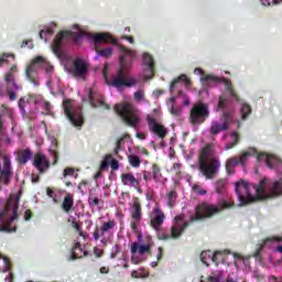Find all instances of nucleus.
<instances>
[{
  "label": "nucleus",
  "mask_w": 282,
  "mask_h": 282,
  "mask_svg": "<svg viewBox=\"0 0 282 282\" xmlns=\"http://www.w3.org/2000/svg\"><path fill=\"white\" fill-rule=\"evenodd\" d=\"M51 154L53 155V166H56V164H58V160H59V156H58V152H56L55 150H51Z\"/></svg>",
  "instance_id": "864d4df0"
},
{
  "label": "nucleus",
  "mask_w": 282,
  "mask_h": 282,
  "mask_svg": "<svg viewBox=\"0 0 282 282\" xmlns=\"http://www.w3.org/2000/svg\"><path fill=\"white\" fill-rule=\"evenodd\" d=\"M93 41L95 45V51L98 54V56H102V58H111L113 55V51L109 47H106L104 50H100L101 43H113V45H119L118 40H115L113 36H111L109 33H97L93 35Z\"/></svg>",
  "instance_id": "6e6552de"
},
{
  "label": "nucleus",
  "mask_w": 282,
  "mask_h": 282,
  "mask_svg": "<svg viewBox=\"0 0 282 282\" xmlns=\"http://www.w3.org/2000/svg\"><path fill=\"white\" fill-rule=\"evenodd\" d=\"M240 161H239V156H231L229 159H227L226 164H225V169L226 172L228 173V175H232V173H235V170H232L235 166H239Z\"/></svg>",
  "instance_id": "c756f323"
},
{
  "label": "nucleus",
  "mask_w": 282,
  "mask_h": 282,
  "mask_svg": "<svg viewBox=\"0 0 282 282\" xmlns=\"http://www.w3.org/2000/svg\"><path fill=\"white\" fill-rule=\"evenodd\" d=\"M142 98H144V91L142 90H137L134 93V100H142Z\"/></svg>",
  "instance_id": "e2e57ef3"
},
{
  "label": "nucleus",
  "mask_w": 282,
  "mask_h": 282,
  "mask_svg": "<svg viewBox=\"0 0 282 282\" xmlns=\"http://www.w3.org/2000/svg\"><path fill=\"white\" fill-rule=\"evenodd\" d=\"M210 116V110L208 106L204 102L195 104L189 111V122L197 127L199 124H204L208 117Z\"/></svg>",
  "instance_id": "9d476101"
},
{
  "label": "nucleus",
  "mask_w": 282,
  "mask_h": 282,
  "mask_svg": "<svg viewBox=\"0 0 282 282\" xmlns=\"http://www.w3.org/2000/svg\"><path fill=\"white\" fill-rule=\"evenodd\" d=\"M83 257H87V251L83 250L80 242H75L70 253L72 261H76V259H83Z\"/></svg>",
  "instance_id": "bb28decb"
},
{
  "label": "nucleus",
  "mask_w": 282,
  "mask_h": 282,
  "mask_svg": "<svg viewBox=\"0 0 282 282\" xmlns=\"http://www.w3.org/2000/svg\"><path fill=\"white\" fill-rule=\"evenodd\" d=\"M88 204H89V207L90 208H95V206H100V204H101V206H102V204H105V202H102V199H99L98 197H96V196H89L88 197Z\"/></svg>",
  "instance_id": "ea45409f"
},
{
  "label": "nucleus",
  "mask_w": 282,
  "mask_h": 282,
  "mask_svg": "<svg viewBox=\"0 0 282 282\" xmlns=\"http://www.w3.org/2000/svg\"><path fill=\"white\" fill-rule=\"evenodd\" d=\"M110 166L112 171H118L120 169V162H118V160L116 159H112L110 162Z\"/></svg>",
  "instance_id": "5fc2aeb1"
},
{
  "label": "nucleus",
  "mask_w": 282,
  "mask_h": 282,
  "mask_svg": "<svg viewBox=\"0 0 282 282\" xmlns=\"http://www.w3.org/2000/svg\"><path fill=\"white\" fill-rule=\"evenodd\" d=\"M128 162H129L130 166H132L133 169H139L140 164H142L140 156H138L135 154H130L128 156Z\"/></svg>",
  "instance_id": "e433bc0d"
},
{
  "label": "nucleus",
  "mask_w": 282,
  "mask_h": 282,
  "mask_svg": "<svg viewBox=\"0 0 282 282\" xmlns=\"http://www.w3.org/2000/svg\"><path fill=\"white\" fill-rule=\"evenodd\" d=\"M128 134H124L122 138L118 139L116 141V148H115V155H118L120 153V151H122V140H124V138H127Z\"/></svg>",
  "instance_id": "c03bdc74"
},
{
  "label": "nucleus",
  "mask_w": 282,
  "mask_h": 282,
  "mask_svg": "<svg viewBox=\"0 0 282 282\" xmlns=\"http://www.w3.org/2000/svg\"><path fill=\"white\" fill-rule=\"evenodd\" d=\"M182 85H185V87H191V78H188V76L184 74L174 78L170 85L171 94H173L174 91H177V96H172L170 98L171 102H174L175 100H177V98H186L184 90H182Z\"/></svg>",
  "instance_id": "2eb2a0df"
},
{
  "label": "nucleus",
  "mask_w": 282,
  "mask_h": 282,
  "mask_svg": "<svg viewBox=\"0 0 282 282\" xmlns=\"http://www.w3.org/2000/svg\"><path fill=\"white\" fill-rule=\"evenodd\" d=\"M240 113L242 120H248V117L250 116V113H252V107H250V105L248 104H242L240 108Z\"/></svg>",
  "instance_id": "c9c22d12"
},
{
  "label": "nucleus",
  "mask_w": 282,
  "mask_h": 282,
  "mask_svg": "<svg viewBox=\"0 0 282 282\" xmlns=\"http://www.w3.org/2000/svg\"><path fill=\"white\" fill-rule=\"evenodd\" d=\"M117 47L120 52L119 68L112 80L105 77L106 84L117 89H120V87H135L138 79L129 77V70L133 67V61L138 58V53L122 44H117Z\"/></svg>",
  "instance_id": "7ed1b4c3"
},
{
  "label": "nucleus",
  "mask_w": 282,
  "mask_h": 282,
  "mask_svg": "<svg viewBox=\"0 0 282 282\" xmlns=\"http://www.w3.org/2000/svg\"><path fill=\"white\" fill-rule=\"evenodd\" d=\"M70 74L75 76V78H85L87 76V72H89V66L85 59L77 57L73 62V68H70Z\"/></svg>",
  "instance_id": "6ab92c4d"
},
{
  "label": "nucleus",
  "mask_w": 282,
  "mask_h": 282,
  "mask_svg": "<svg viewBox=\"0 0 282 282\" xmlns=\"http://www.w3.org/2000/svg\"><path fill=\"white\" fill-rule=\"evenodd\" d=\"M121 182L123 186H133L134 188H138V186H140V180L135 178L133 173H122Z\"/></svg>",
  "instance_id": "b1692460"
},
{
  "label": "nucleus",
  "mask_w": 282,
  "mask_h": 282,
  "mask_svg": "<svg viewBox=\"0 0 282 282\" xmlns=\"http://www.w3.org/2000/svg\"><path fill=\"white\" fill-rule=\"evenodd\" d=\"M226 186H228V181L226 178H219L215 182V191L218 195H224L226 193Z\"/></svg>",
  "instance_id": "473e14b6"
},
{
  "label": "nucleus",
  "mask_w": 282,
  "mask_h": 282,
  "mask_svg": "<svg viewBox=\"0 0 282 282\" xmlns=\"http://www.w3.org/2000/svg\"><path fill=\"white\" fill-rule=\"evenodd\" d=\"M88 100L91 107H104V109H107L108 111L111 109V106L105 102V99H96L94 97V90L91 88L89 89V93H88Z\"/></svg>",
  "instance_id": "393cba45"
},
{
  "label": "nucleus",
  "mask_w": 282,
  "mask_h": 282,
  "mask_svg": "<svg viewBox=\"0 0 282 282\" xmlns=\"http://www.w3.org/2000/svg\"><path fill=\"white\" fill-rule=\"evenodd\" d=\"M198 169L205 180H215L221 169L219 156L215 155V145L207 143L198 155Z\"/></svg>",
  "instance_id": "20e7f679"
},
{
  "label": "nucleus",
  "mask_w": 282,
  "mask_h": 282,
  "mask_svg": "<svg viewBox=\"0 0 282 282\" xmlns=\"http://www.w3.org/2000/svg\"><path fill=\"white\" fill-rule=\"evenodd\" d=\"M74 173H75L74 167H66L64 170L63 176L64 177H68V176L72 177V175H74Z\"/></svg>",
  "instance_id": "603ef678"
},
{
  "label": "nucleus",
  "mask_w": 282,
  "mask_h": 282,
  "mask_svg": "<svg viewBox=\"0 0 282 282\" xmlns=\"http://www.w3.org/2000/svg\"><path fill=\"white\" fill-rule=\"evenodd\" d=\"M33 216H34V214L32 213V210L26 209V210L24 212V220H25V221H30V219H32Z\"/></svg>",
  "instance_id": "680f3d73"
},
{
  "label": "nucleus",
  "mask_w": 282,
  "mask_h": 282,
  "mask_svg": "<svg viewBox=\"0 0 282 282\" xmlns=\"http://www.w3.org/2000/svg\"><path fill=\"white\" fill-rule=\"evenodd\" d=\"M143 180L145 182H150V180L160 182V180H162V167H160L158 163H153L150 171H143Z\"/></svg>",
  "instance_id": "412c9836"
},
{
  "label": "nucleus",
  "mask_w": 282,
  "mask_h": 282,
  "mask_svg": "<svg viewBox=\"0 0 282 282\" xmlns=\"http://www.w3.org/2000/svg\"><path fill=\"white\" fill-rule=\"evenodd\" d=\"M10 56H12V55H10V54H2V55H0V67L2 65H4V63H8V58H10Z\"/></svg>",
  "instance_id": "6e6d98bb"
},
{
  "label": "nucleus",
  "mask_w": 282,
  "mask_h": 282,
  "mask_svg": "<svg viewBox=\"0 0 282 282\" xmlns=\"http://www.w3.org/2000/svg\"><path fill=\"white\" fill-rule=\"evenodd\" d=\"M170 111H171L172 116H175L176 118L180 117L182 113V110L180 108H175V106H172Z\"/></svg>",
  "instance_id": "13d9d810"
},
{
  "label": "nucleus",
  "mask_w": 282,
  "mask_h": 282,
  "mask_svg": "<svg viewBox=\"0 0 282 282\" xmlns=\"http://www.w3.org/2000/svg\"><path fill=\"white\" fill-rule=\"evenodd\" d=\"M143 65L148 67L151 74H155V59L150 53H143Z\"/></svg>",
  "instance_id": "7c9ffc66"
},
{
  "label": "nucleus",
  "mask_w": 282,
  "mask_h": 282,
  "mask_svg": "<svg viewBox=\"0 0 282 282\" xmlns=\"http://www.w3.org/2000/svg\"><path fill=\"white\" fill-rule=\"evenodd\" d=\"M231 138L234 140V142L231 143H227L225 145V150L229 151V149H235V147H237V144H239V133L238 132H231Z\"/></svg>",
  "instance_id": "4c0bfd02"
},
{
  "label": "nucleus",
  "mask_w": 282,
  "mask_h": 282,
  "mask_svg": "<svg viewBox=\"0 0 282 282\" xmlns=\"http://www.w3.org/2000/svg\"><path fill=\"white\" fill-rule=\"evenodd\" d=\"M63 109L66 118L73 124V127H83L85 124V118L83 117L82 110H74L72 99H65L63 101Z\"/></svg>",
  "instance_id": "f8f14e48"
},
{
  "label": "nucleus",
  "mask_w": 282,
  "mask_h": 282,
  "mask_svg": "<svg viewBox=\"0 0 282 282\" xmlns=\"http://www.w3.org/2000/svg\"><path fill=\"white\" fill-rule=\"evenodd\" d=\"M131 230H132V232H138V226H140V220H134L133 219V221H131Z\"/></svg>",
  "instance_id": "bf43d9fd"
},
{
  "label": "nucleus",
  "mask_w": 282,
  "mask_h": 282,
  "mask_svg": "<svg viewBox=\"0 0 282 282\" xmlns=\"http://www.w3.org/2000/svg\"><path fill=\"white\" fill-rule=\"evenodd\" d=\"M227 208H231V205L226 200H223L219 206L209 205L208 203H200L195 208V215L189 217V221H184L183 224H173L170 229V235L159 232L158 239H160V241H169L171 239L177 240L182 237V235H184V231L191 226V224H195V221H204V219H210V217L219 215L221 210H226Z\"/></svg>",
  "instance_id": "f03ea898"
},
{
  "label": "nucleus",
  "mask_w": 282,
  "mask_h": 282,
  "mask_svg": "<svg viewBox=\"0 0 282 282\" xmlns=\"http://www.w3.org/2000/svg\"><path fill=\"white\" fill-rule=\"evenodd\" d=\"M147 121H148V129L151 133H154V135H158L160 140H164L166 135H169V130L164 124L158 122V119L155 117L148 115L147 116Z\"/></svg>",
  "instance_id": "f3484780"
},
{
  "label": "nucleus",
  "mask_w": 282,
  "mask_h": 282,
  "mask_svg": "<svg viewBox=\"0 0 282 282\" xmlns=\"http://www.w3.org/2000/svg\"><path fill=\"white\" fill-rule=\"evenodd\" d=\"M62 208L64 213H72V208H74V196L72 194H67L64 197V200L62 203Z\"/></svg>",
  "instance_id": "2f4dec72"
},
{
  "label": "nucleus",
  "mask_w": 282,
  "mask_h": 282,
  "mask_svg": "<svg viewBox=\"0 0 282 282\" xmlns=\"http://www.w3.org/2000/svg\"><path fill=\"white\" fill-rule=\"evenodd\" d=\"M31 102H34V105H39V102H41V100L39 99V97L36 95H29L28 97H21L19 99L18 105L23 115L28 113V106Z\"/></svg>",
  "instance_id": "5701e85b"
},
{
  "label": "nucleus",
  "mask_w": 282,
  "mask_h": 282,
  "mask_svg": "<svg viewBox=\"0 0 282 282\" xmlns=\"http://www.w3.org/2000/svg\"><path fill=\"white\" fill-rule=\"evenodd\" d=\"M72 226L76 230V232H78L79 237H83V227H80V224L73 221Z\"/></svg>",
  "instance_id": "09e8293b"
},
{
  "label": "nucleus",
  "mask_w": 282,
  "mask_h": 282,
  "mask_svg": "<svg viewBox=\"0 0 282 282\" xmlns=\"http://www.w3.org/2000/svg\"><path fill=\"white\" fill-rule=\"evenodd\" d=\"M151 243L139 246L138 242H132L130 247V252L131 254H135V252H139V254H147V252H151Z\"/></svg>",
  "instance_id": "cd10ccee"
},
{
  "label": "nucleus",
  "mask_w": 282,
  "mask_h": 282,
  "mask_svg": "<svg viewBox=\"0 0 282 282\" xmlns=\"http://www.w3.org/2000/svg\"><path fill=\"white\" fill-rule=\"evenodd\" d=\"M45 34H54V30L52 29H45L40 31V39L42 41H47V37H45Z\"/></svg>",
  "instance_id": "49530a36"
},
{
  "label": "nucleus",
  "mask_w": 282,
  "mask_h": 282,
  "mask_svg": "<svg viewBox=\"0 0 282 282\" xmlns=\"http://www.w3.org/2000/svg\"><path fill=\"white\" fill-rule=\"evenodd\" d=\"M19 195H11L7 200L4 209L0 213V232H17V227H13L12 223L19 219Z\"/></svg>",
  "instance_id": "39448f33"
},
{
  "label": "nucleus",
  "mask_w": 282,
  "mask_h": 282,
  "mask_svg": "<svg viewBox=\"0 0 282 282\" xmlns=\"http://www.w3.org/2000/svg\"><path fill=\"white\" fill-rule=\"evenodd\" d=\"M39 69H45L46 74L54 72V66L50 64L43 56H37L26 66L25 77L34 87H39L41 82L39 79Z\"/></svg>",
  "instance_id": "0eeeda50"
},
{
  "label": "nucleus",
  "mask_w": 282,
  "mask_h": 282,
  "mask_svg": "<svg viewBox=\"0 0 282 282\" xmlns=\"http://www.w3.org/2000/svg\"><path fill=\"white\" fill-rule=\"evenodd\" d=\"M154 217L150 220V226L155 230L159 235L161 232L162 224H164V220L166 219V215H164V212L160 209L159 207L154 208L153 210Z\"/></svg>",
  "instance_id": "aec40b11"
},
{
  "label": "nucleus",
  "mask_w": 282,
  "mask_h": 282,
  "mask_svg": "<svg viewBox=\"0 0 282 282\" xmlns=\"http://www.w3.org/2000/svg\"><path fill=\"white\" fill-rule=\"evenodd\" d=\"M192 191H194V193H197V195H206L207 193L206 189L199 188V185H193Z\"/></svg>",
  "instance_id": "8fccbe9b"
},
{
  "label": "nucleus",
  "mask_w": 282,
  "mask_h": 282,
  "mask_svg": "<svg viewBox=\"0 0 282 282\" xmlns=\"http://www.w3.org/2000/svg\"><path fill=\"white\" fill-rule=\"evenodd\" d=\"M4 80L8 85H12V87L19 91L21 89V86L17 85V82L14 80V75L12 73H6Z\"/></svg>",
  "instance_id": "f704fd0d"
},
{
  "label": "nucleus",
  "mask_w": 282,
  "mask_h": 282,
  "mask_svg": "<svg viewBox=\"0 0 282 282\" xmlns=\"http://www.w3.org/2000/svg\"><path fill=\"white\" fill-rule=\"evenodd\" d=\"M230 127H228V123H219V121H212L209 133L210 135H219L221 131H228Z\"/></svg>",
  "instance_id": "a878e982"
},
{
  "label": "nucleus",
  "mask_w": 282,
  "mask_h": 282,
  "mask_svg": "<svg viewBox=\"0 0 282 282\" xmlns=\"http://www.w3.org/2000/svg\"><path fill=\"white\" fill-rule=\"evenodd\" d=\"M221 120L224 124H227V127H230V121L232 120V113L230 111H224Z\"/></svg>",
  "instance_id": "79ce46f5"
},
{
  "label": "nucleus",
  "mask_w": 282,
  "mask_h": 282,
  "mask_svg": "<svg viewBox=\"0 0 282 282\" xmlns=\"http://www.w3.org/2000/svg\"><path fill=\"white\" fill-rule=\"evenodd\" d=\"M43 116H52V104L50 101L42 102Z\"/></svg>",
  "instance_id": "a19ab883"
},
{
  "label": "nucleus",
  "mask_w": 282,
  "mask_h": 282,
  "mask_svg": "<svg viewBox=\"0 0 282 282\" xmlns=\"http://www.w3.org/2000/svg\"><path fill=\"white\" fill-rule=\"evenodd\" d=\"M228 105V99H226V97L220 96L218 99V109H226Z\"/></svg>",
  "instance_id": "a18cd8bd"
},
{
  "label": "nucleus",
  "mask_w": 282,
  "mask_h": 282,
  "mask_svg": "<svg viewBox=\"0 0 282 282\" xmlns=\"http://www.w3.org/2000/svg\"><path fill=\"white\" fill-rule=\"evenodd\" d=\"M167 206L169 208H173L175 206V202H177V192L171 191L166 194Z\"/></svg>",
  "instance_id": "72a5a7b5"
},
{
  "label": "nucleus",
  "mask_w": 282,
  "mask_h": 282,
  "mask_svg": "<svg viewBox=\"0 0 282 282\" xmlns=\"http://www.w3.org/2000/svg\"><path fill=\"white\" fill-rule=\"evenodd\" d=\"M34 169L37 170L40 175H45L50 171V167L52 166V162L50 161V158L45 155L43 152H36L33 155V162H32Z\"/></svg>",
  "instance_id": "dca6fc26"
},
{
  "label": "nucleus",
  "mask_w": 282,
  "mask_h": 282,
  "mask_svg": "<svg viewBox=\"0 0 282 282\" xmlns=\"http://www.w3.org/2000/svg\"><path fill=\"white\" fill-rule=\"evenodd\" d=\"M115 113L121 118L126 127H131L132 129H138L140 127V112L129 102L116 104L113 107Z\"/></svg>",
  "instance_id": "423d86ee"
},
{
  "label": "nucleus",
  "mask_w": 282,
  "mask_h": 282,
  "mask_svg": "<svg viewBox=\"0 0 282 282\" xmlns=\"http://www.w3.org/2000/svg\"><path fill=\"white\" fill-rule=\"evenodd\" d=\"M46 195L47 197H50L51 199H53V202L56 204V192H54V189H52V187H47L46 188Z\"/></svg>",
  "instance_id": "de8ad7c7"
},
{
  "label": "nucleus",
  "mask_w": 282,
  "mask_h": 282,
  "mask_svg": "<svg viewBox=\"0 0 282 282\" xmlns=\"http://www.w3.org/2000/svg\"><path fill=\"white\" fill-rule=\"evenodd\" d=\"M131 217L135 221H141L142 219V205L140 204V200H138V198H134Z\"/></svg>",
  "instance_id": "c85d7f7f"
},
{
  "label": "nucleus",
  "mask_w": 282,
  "mask_h": 282,
  "mask_svg": "<svg viewBox=\"0 0 282 282\" xmlns=\"http://www.w3.org/2000/svg\"><path fill=\"white\" fill-rule=\"evenodd\" d=\"M182 221H184V216L183 215L175 216L174 224H184Z\"/></svg>",
  "instance_id": "338daca9"
},
{
  "label": "nucleus",
  "mask_w": 282,
  "mask_h": 282,
  "mask_svg": "<svg viewBox=\"0 0 282 282\" xmlns=\"http://www.w3.org/2000/svg\"><path fill=\"white\" fill-rule=\"evenodd\" d=\"M69 37L78 43V41L83 39V32L76 33L74 31H61L57 33L52 43V50L56 56H61L62 54L61 47H63V40Z\"/></svg>",
  "instance_id": "ddd939ff"
},
{
  "label": "nucleus",
  "mask_w": 282,
  "mask_h": 282,
  "mask_svg": "<svg viewBox=\"0 0 282 282\" xmlns=\"http://www.w3.org/2000/svg\"><path fill=\"white\" fill-rule=\"evenodd\" d=\"M112 160V156L111 154H106L105 155V159L101 161V164H100V171H105V169H107V166H109V162H111Z\"/></svg>",
  "instance_id": "37998d69"
},
{
  "label": "nucleus",
  "mask_w": 282,
  "mask_h": 282,
  "mask_svg": "<svg viewBox=\"0 0 282 282\" xmlns=\"http://www.w3.org/2000/svg\"><path fill=\"white\" fill-rule=\"evenodd\" d=\"M7 282H14V273L10 272L9 275L6 278Z\"/></svg>",
  "instance_id": "774afa93"
},
{
  "label": "nucleus",
  "mask_w": 282,
  "mask_h": 282,
  "mask_svg": "<svg viewBox=\"0 0 282 282\" xmlns=\"http://www.w3.org/2000/svg\"><path fill=\"white\" fill-rule=\"evenodd\" d=\"M7 94H8V96H9V100H11V101L17 100V93H14V91L8 89V90H7Z\"/></svg>",
  "instance_id": "0e129e2a"
},
{
  "label": "nucleus",
  "mask_w": 282,
  "mask_h": 282,
  "mask_svg": "<svg viewBox=\"0 0 282 282\" xmlns=\"http://www.w3.org/2000/svg\"><path fill=\"white\" fill-rule=\"evenodd\" d=\"M256 155L258 162H265L269 169H275L280 178L271 182L268 177H263L258 185L254 186L258 199H274L282 195V160L275 155L265 152L257 153V148H249L241 152L238 156L240 166H246V162Z\"/></svg>",
  "instance_id": "f257e3e1"
},
{
  "label": "nucleus",
  "mask_w": 282,
  "mask_h": 282,
  "mask_svg": "<svg viewBox=\"0 0 282 282\" xmlns=\"http://www.w3.org/2000/svg\"><path fill=\"white\" fill-rule=\"evenodd\" d=\"M212 251H202L200 253V261L206 265L207 268L210 265L208 261H210Z\"/></svg>",
  "instance_id": "58836bf2"
},
{
  "label": "nucleus",
  "mask_w": 282,
  "mask_h": 282,
  "mask_svg": "<svg viewBox=\"0 0 282 282\" xmlns=\"http://www.w3.org/2000/svg\"><path fill=\"white\" fill-rule=\"evenodd\" d=\"M121 39H123L124 41H129L131 43V45H133V43H135V40L131 35H122Z\"/></svg>",
  "instance_id": "69168bd1"
},
{
  "label": "nucleus",
  "mask_w": 282,
  "mask_h": 282,
  "mask_svg": "<svg viewBox=\"0 0 282 282\" xmlns=\"http://www.w3.org/2000/svg\"><path fill=\"white\" fill-rule=\"evenodd\" d=\"M12 177H14V172H12V159L10 155L3 154L0 143V184H3V186H10Z\"/></svg>",
  "instance_id": "1a4fd4ad"
},
{
  "label": "nucleus",
  "mask_w": 282,
  "mask_h": 282,
  "mask_svg": "<svg viewBox=\"0 0 282 282\" xmlns=\"http://www.w3.org/2000/svg\"><path fill=\"white\" fill-rule=\"evenodd\" d=\"M116 228V220L109 219L108 221H104L100 227L96 226L93 237L95 241L100 240V243L107 246L109 243V239H111V230Z\"/></svg>",
  "instance_id": "9b49d317"
},
{
  "label": "nucleus",
  "mask_w": 282,
  "mask_h": 282,
  "mask_svg": "<svg viewBox=\"0 0 282 282\" xmlns=\"http://www.w3.org/2000/svg\"><path fill=\"white\" fill-rule=\"evenodd\" d=\"M173 171L176 175H182V163H174Z\"/></svg>",
  "instance_id": "3c124183"
},
{
  "label": "nucleus",
  "mask_w": 282,
  "mask_h": 282,
  "mask_svg": "<svg viewBox=\"0 0 282 282\" xmlns=\"http://www.w3.org/2000/svg\"><path fill=\"white\" fill-rule=\"evenodd\" d=\"M218 254H221V251H215L214 253H212L210 257V261H213V263H216V265L219 263V260L217 259Z\"/></svg>",
  "instance_id": "4d7b16f0"
},
{
  "label": "nucleus",
  "mask_w": 282,
  "mask_h": 282,
  "mask_svg": "<svg viewBox=\"0 0 282 282\" xmlns=\"http://www.w3.org/2000/svg\"><path fill=\"white\" fill-rule=\"evenodd\" d=\"M236 194L238 197L239 206H247V204L257 202V198L250 194V184L243 180L236 183Z\"/></svg>",
  "instance_id": "4468645a"
},
{
  "label": "nucleus",
  "mask_w": 282,
  "mask_h": 282,
  "mask_svg": "<svg viewBox=\"0 0 282 282\" xmlns=\"http://www.w3.org/2000/svg\"><path fill=\"white\" fill-rule=\"evenodd\" d=\"M208 282H220L221 281V275H209L207 278Z\"/></svg>",
  "instance_id": "052dcab7"
},
{
  "label": "nucleus",
  "mask_w": 282,
  "mask_h": 282,
  "mask_svg": "<svg viewBox=\"0 0 282 282\" xmlns=\"http://www.w3.org/2000/svg\"><path fill=\"white\" fill-rule=\"evenodd\" d=\"M200 80H203V83H224L226 90L229 91L231 98L239 102V95L237 94V91H235V88H232V83L230 80L226 78L215 77L214 75H205L200 78Z\"/></svg>",
  "instance_id": "a211bd4d"
},
{
  "label": "nucleus",
  "mask_w": 282,
  "mask_h": 282,
  "mask_svg": "<svg viewBox=\"0 0 282 282\" xmlns=\"http://www.w3.org/2000/svg\"><path fill=\"white\" fill-rule=\"evenodd\" d=\"M15 154H17L15 160L18 164H20V166H25V164H28V162H30V160L34 158V153L30 148L19 150Z\"/></svg>",
  "instance_id": "4be33fe9"
}]
</instances>
